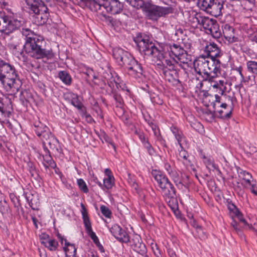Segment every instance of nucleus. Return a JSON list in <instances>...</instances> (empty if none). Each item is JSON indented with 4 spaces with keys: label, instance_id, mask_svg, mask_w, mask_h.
<instances>
[{
    "label": "nucleus",
    "instance_id": "obj_31",
    "mask_svg": "<svg viewBox=\"0 0 257 257\" xmlns=\"http://www.w3.org/2000/svg\"><path fill=\"white\" fill-rule=\"evenodd\" d=\"M128 4L131 5L132 7L136 8L137 9H141L142 10H143V8L144 7L146 2H144L143 0H124Z\"/></svg>",
    "mask_w": 257,
    "mask_h": 257
},
{
    "label": "nucleus",
    "instance_id": "obj_39",
    "mask_svg": "<svg viewBox=\"0 0 257 257\" xmlns=\"http://www.w3.org/2000/svg\"><path fill=\"white\" fill-rule=\"evenodd\" d=\"M214 0H198V4L203 10H207Z\"/></svg>",
    "mask_w": 257,
    "mask_h": 257
},
{
    "label": "nucleus",
    "instance_id": "obj_8",
    "mask_svg": "<svg viewBox=\"0 0 257 257\" xmlns=\"http://www.w3.org/2000/svg\"><path fill=\"white\" fill-rule=\"evenodd\" d=\"M233 213L234 215H231V221L230 222V225L233 231H234L239 236H241L243 234L242 229L253 228L252 226L247 223L242 213L236 208H235Z\"/></svg>",
    "mask_w": 257,
    "mask_h": 257
},
{
    "label": "nucleus",
    "instance_id": "obj_60",
    "mask_svg": "<svg viewBox=\"0 0 257 257\" xmlns=\"http://www.w3.org/2000/svg\"><path fill=\"white\" fill-rule=\"evenodd\" d=\"M235 70L238 72L239 75L240 76V77L241 78V81H244V77L242 73V67L241 66H239V67L236 68Z\"/></svg>",
    "mask_w": 257,
    "mask_h": 257
},
{
    "label": "nucleus",
    "instance_id": "obj_9",
    "mask_svg": "<svg viewBox=\"0 0 257 257\" xmlns=\"http://www.w3.org/2000/svg\"><path fill=\"white\" fill-rule=\"evenodd\" d=\"M98 5L100 8L98 9V11L105 10L108 13L112 15H116L121 13L123 9V5L118 0H100L98 2Z\"/></svg>",
    "mask_w": 257,
    "mask_h": 257
},
{
    "label": "nucleus",
    "instance_id": "obj_54",
    "mask_svg": "<svg viewBox=\"0 0 257 257\" xmlns=\"http://www.w3.org/2000/svg\"><path fill=\"white\" fill-rule=\"evenodd\" d=\"M192 127L198 132L201 131L203 128V125L199 122L194 123Z\"/></svg>",
    "mask_w": 257,
    "mask_h": 257
},
{
    "label": "nucleus",
    "instance_id": "obj_10",
    "mask_svg": "<svg viewBox=\"0 0 257 257\" xmlns=\"http://www.w3.org/2000/svg\"><path fill=\"white\" fill-rule=\"evenodd\" d=\"M207 65L206 57L205 56H200L194 62L195 71L199 75H204L203 80H212L213 76L209 74Z\"/></svg>",
    "mask_w": 257,
    "mask_h": 257
},
{
    "label": "nucleus",
    "instance_id": "obj_32",
    "mask_svg": "<svg viewBox=\"0 0 257 257\" xmlns=\"http://www.w3.org/2000/svg\"><path fill=\"white\" fill-rule=\"evenodd\" d=\"M207 33L211 35L213 38L216 39L219 38L221 35L217 23L215 24L214 26L208 32H207Z\"/></svg>",
    "mask_w": 257,
    "mask_h": 257
},
{
    "label": "nucleus",
    "instance_id": "obj_55",
    "mask_svg": "<svg viewBox=\"0 0 257 257\" xmlns=\"http://www.w3.org/2000/svg\"><path fill=\"white\" fill-rule=\"evenodd\" d=\"M218 83L219 84V89L221 91V94L223 95L224 92L226 90V87L224 85L223 80H219Z\"/></svg>",
    "mask_w": 257,
    "mask_h": 257
},
{
    "label": "nucleus",
    "instance_id": "obj_15",
    "mask_svg": "<svg viewBox=\"0 0 257 257\" xmlns=\"http://www.w3.org/2000/svg\"><path fill=\"white\" fill-rule=\"evenodd\" d=\"M204 51L206 54L205 57L209 58L217 59L222 55L220 49L214 43H210L207 45L205 47Z\"/></svg>",
    "mask_w": 257,
    "mask_h": 257
},
{
    "label": "nucleus",
    "instance_id": "obj_2",
    "mask_svg": "<svg viewBox=\"0 0 257 257\" xmlns=\"http://www.w3.org/2000/svg\"><path fill=\"white\" fill-rule=\"evenodd\" d=\"M0 82L11 94L17 93L22 82L15 67L4 60H0Z\"/></svg>",
    "mask_w": 257,
    "mask_h": 257
},
{
    "label": "nucleus",
    "instance_id": "obj_1",
    "mask_svg": "<svg viewBox=\"0 0 257 257\" xmlns=\"http://www.w3.org/2000/svg\"><path fill=\"white\" fill-rule=\"evenodd\" d=\"M26 24L23 18L9 16L4 12L0 11V33L10 36L20 30L23 36L26 38L24 46L26 53L36 59L48 57L50 52L45 48V42L43 37L27 28Z\"/></svg>",
    "mask_w": 257,
    "mask_h": 257
},
{
    "label": "nucleus",
    "instance_id": "obj_12",
    "mask_svg": "<svg viewBox=\"0 0 257 257\" xmlns=\"http://www.w3.org/2000/svg\"><path fill=\"white\" fill-rule=\"evenodd\" d=\"M207 65L209 74L213 77H217L220 73V62L217 59L206 57Z\"/></svg>",
    "mask_w": 257,
    "mask_h": 257
},
{
    "label": "nucleus",
    "instance_id": "obj_4",
    "mask_svg": "<svg viewBox=\"0 0 257 257\" xmlns=\"http://www.w3.org/2000/svg\"><path fill=\"white\" fill-rule=\"evenodd\" d=\"M158 69L162 71L164 78L173 86H178L181 82L180 75L184 73V70L179 69L178 66L168 59L165 54L163 58L156 61L155 64Z\"/></svg>",
    "mask_w": 257,
    "mask_h": 257
},
{
    "label": "nucleus",
    "instance_id": "obj_21",
    "mask_svg": "<svg viewBox=\"0 0 257 257\" xmlns=\"http://www.w3.org/2000/svg\"><path fill=\"white\" fill-rule=\"evenodd\" d=\"M223 33L225 38L229 42H234V29L228 24H225L223 29Z\"/></svg>",
    "mask_w": 257,
    "mask_h": 257
},
{
    "label": "nucleus",
    "instance_id": "obj_53",
    "mask_svg": "<svg viewBox=\"0 0 257 257\" xmlns=\"http://www.w3.org/2000/svg\"><path fill=\"white\" fill-rule=\"evenodd\" d=\"M188 157V155L187 153L184 150L181 149V151H180L179 153V157L181 159L182 158L185 160H187V158Z\"/></svg>",
    "mask_w": 257,
    "mask_h": 257
},
{
    "label": "nucleus",
    "instance_id": "obj_46",
    "mask_svg": "<svg viewBox=\"0 0 257 257\" xmlns=\"http://www.w3.org/2000/svg\"><path fill=\"white\" fill-rule=\"evenodd\" d=\"M238 173L239 178L242 179L243 180H244L246 178H251V177H252L250 173L242 170H240Z\"/></svg>",
    "mask_w": 257,
    "mask_h": 257
},
{
    "label": "nucleus",
    "instance_id": "obj_5",
    "mask_svg": "<svg viewBox=\"0 0 257 257\" xmlns=\"http://www.w3.org/2000/svg\"><path fill=\"white\" fill-rule=\"evenodd\" d=\"M134 40L141 53L153 57V61L154 64L156 63V61L163 58V56L166 54L156 47L150 38L145 34H137L134 37Z\"/></svg>",
    "mask_w": 257,
    "mask_h": 257
},
{
    "label": "nucleus",
    "instance_id": "obj_47",
    "mask_svg": "<svg viewBox=\"0 0 257 257\" xmlns=\"http://www.w3.org/2000/svg\"><path fill=\"white\" fill-rule=\"evenodd\" d=\"M243 182H242L241 184L243 185L245 188H249L251 185L254 184V181L252 177L251 178H246L244 180H243Z\"/></svg>",
    "mask_w": 257,
    "mask_h": 257
},
{
    "label": "nucleus",
    "instance_id": "obj_22",
    "mask_svg": "<svg viewBox=\"0 0 257 257\" xmlns=\"http://www.w3.org/2000/svg\"><path fill=\"white\" fill-rule=\"evenodd\" d=\"M62 243L63 242V240L65 241V246L64 247V250L66 252L67 256H75L76 252V248L74 244H70L68 242L66 239L61 238Z\"/></svg>",
    "mask_w": 257,
    "mask_h": 257
},
{
    "label": "nucleus",
    "instance_id": "obj_27",
    "mask_svg": "<svg viewBox=\"0 0 257 257\" xmlns=\"http://www.w3.org/2000/svg\"><path fill=\"white\" fill-rule=\"evenodd\" d=\"M114 184V177L106 178L103 179V184L99 182L98 186L103 190L111 189Z\"/></svg>",
    "mask_w": 257,
    "mask_h": 257
},
{
    "label": "nucleus",
    "instance_id": "obj_19",
    "mask_svg": "<svg viewBox=\"0 0 257 257\" xmlns=\"http://www.w3.org/2000/svg\"><path fill=\"white\" fill-rule=\"evenodd\" d=\"M48 138H46L45 140H46L48 144L50 149L55 153H61L62 150L60 146L58 140L52 134Z\"/></svg>",
    "mask_w": 257,
    "mask_h": 257
},
{
    "label": "nucleus",
    "instance_id": "obj_51",
    "mask_svg": "<svg viewBox=\"0 0 257 257\" xmlns=\"http://www.w3.org/2000/svg\"><path fill=\"white\" fill-rule=\"evenodd\" d=\"M216 78V77H213L212 80H204V81H208L210 82L211 85L214 88H219V84L218 83L217 81L215 80Z\"/></svg>",
    "mask_w": 257,
    "mask_h": 257
},
{
    "label": "nucleus",
    "instance_id": "obj_38",
    "mask_svg": "<svg viewBox=\"0 0 257 257\" xmlns=\"http://www.w3.org/2000/svg\"><path fill=\"white\" fill-rule=\"evenodd\" d=\"M99 137L102 143L105 141V142L110 144L114 150L115 149V146L114 143L112 142L111 139L109 137V136H108V135L106 134L104 131L100 132V134Z\"/></svg>",
    "mask_w": 257,
    "mask_h": 257
},
{
    "label": "nucleus",
    "instance_id": "obj_42",
    "mask_svg": "<svg viewBox=\"0 0 257 257\" xmlns=\"http://www.w3.org/2000/svg\"><path fill=\"white\" fill-rule=\"evenodd\" d=\"M143 146L150 155L154 156L155 154V151L149 142H145Z\"/></svg>",
    "mask_w": 257,
    "mask_h": 257
},
{
    "label": "nucleus",
    "instance_id": "obj_57",
    "mask_svg": "<svg viewBox=\"0 0 257 257\" xmlns=\"http://www.w3.org/2000/svg\"><path fill=\"white\" fill-rule=\"evenodd\" d=\"M50 239V238H49V236L46 233H42L40 235V239L41 240V243L43 241H46L49 240Z\"/></svg>",
    "mask_w": 257,
    "mask_h": 257
},
{
    "label": "nucleus",
    "instance_id": "obj_13",
    "mask_svg": "<svg viewBox=\"0 0 257 257\" xmlns=\"http://www.w3.org/2000/svg\"><path fill=\"white\" fill-rule=\"evenodd\" d=\"M167 52H164L166 53L170 56L172 61H173V63L177 62V60L176 58L179 56L180 54H182L184 52V49L180 45L177 44H173V45H170L167 47Z\"/></svg>",
    "mask_w": 257,
    "mask_h": 257
},
{
    "label": "nucleus",
    "instance_id": "obj_43",
    "mask_svg": "<svg viewBox=\"0 0 257 257\" xmlns=\"http://www.w3.org/2000/svg\"><path fill=\"white\" fill-rule=\"evenodd\" d=\"M100 211L102 214L107 218H110L111 216V211L109 210V209L104 206L101 205L100 207Z\"/></svg>",
    "mask_w": 257,
    "mask_h": 257
},
{
    "label": "nucleus",
    "instance_id": "obj_16",
    "mask_svg": "<svg viewBox=\"0 0 257 257\" xmlns=\"http://www.w3.org/2000/svg\"><path fill=\"white\" fill-rule=\"evenodd\" d=\"M151 174L161 189L164 188L167 183L170 181L167 177L160 171L153 170Z\"/></svg>",
    "mask_w": 257,
    "mask_h": 257
},
{
    "label": "nucleus",
    "instance_id": "obj_40",
    "mask_svg": "<svg viewBox=\"0 0 257 257\" xmlns=\"http://www.w3.org/2000/svg\"><path fill=\"white\" fill-rule=\"evenodd\" d=\"M171 131L172 133L175 136L176 139L177 140L178 144L180 145V146H181V142L182 141L183 136L182 132L175 127H172Z\"/></svg>",
    "mask_w": 257,
    "mask_h": 257
},
{
    "label": "nucleus",
    "instance_id": "obj_26",
    "mask_svg": "<svg viewBox=\"0 0 257 257\" xmlns=\"http://www.w3.org/2000/svg\"><path fill=\"white\" fill-rule=\"evenodd\" d=\"M43 159V165L45 168L47 169L49 167L52 168H55L56 167L55 162L53 160L50 154L42 155Z\"/></svg>",
    "mask_w": 257,
    "mask_h": 257
},
{
    "label": "nucleus",
    "instance_id": "obj_58",
    "mask_svg": "<svg viewBox=\"0 0 257 257\" xmlns=\"http://www.w3.org/2000/svg\"><path fill=\"white\" fill-rule=\"evenodd\" d=\"M113 82H114L115 84V85L117 87H118V85L119 83L115 80V79L113 78V77H111L110 78H108L107 83L109 86H111V85H113Z\"/></svg>",
    "mask_w": 257,
    "mask_h": 257
},
{
    "label": "nucleus",
    "instance_id": "obj_41",
    "mask_svg": "<svg viewBox=\"0 0 257 257\" xmlns=\"http://www.w3.org/2000/svg\"><path fill=\"white\" fill-rule=\"evenodd\" d=\"M77 185L80 189L83 192L87 193L88 192V188L85 183V181L82 179H78L77 180Z\"/></svg>",
    "mask_w": 257,
    "mask_h": 257
},
{
    "label": "nucleus",
    "instance_id": "obj_14",
    "mask_svg": "<svg viewBox=\"0 0 257 257\" xmlns=\"http://www.w3.org/2000/svg\"><path fill=\"white\" fill-rule=\"evenodd\" d=\"M131 246L135 251L142 255H145L147 252L146 245L143 243L140 235H135L133 236Z\"/></svg>",
    "mask_w": 257,
    "mask_h": 257
},
{
    "label": "nucleus",
    "instance_id": "obj_48",
    "mask_svg": "<svg viewBox=\"0 0 257 257\" xmlns=\"http://www.w3.org/2000/svg\"><path fill=\"white\" fill-rule=\"evenodd\" d=\"M164 167L165 170L170 175L173 174L174 171L172 166L168 162L165 163Z\"/></svg>",
    "mask_w": 257,
    "mask_h": 257
},
{
    "label": "nucleus",
    "instance_id": "obj_63",
    "mask_svg": "<svg viewBox=\"0 0 257 257\" xmlns=\"http://www.w3.org/2000/svg\"><path fill=\"white\" fill-rule=\"evenodd\" d=\"M139 138L141 142H142L143 145L145 142H149L148 139H146L145 136L143 134H141L139 135Z\"/></svg>",
    "mask_w": 257,
    "mask_h": 257
},
{
    "label": "nucleus",
    "instance_id": "obj_29",
    "mask_svg": "<svg viewBox=\"0 0 257 257\" xmlns=\"http://www.w3.org/2000/svg\"><path fill=\"white\" fill-rule=\"evenodd\" d=\"M81 1L84 2L86 6L88 7L92 11L96 12L98 11V9L100 8L98 2L95 0H81Z\"/></svg>",
    "mask_w": 257,
    "mask_h": 257
},
{
    "label": "nucleus",
    "instance_id": "obj_34",
    "mask_svg": "<svg viewBox=\"0 0 257 257\" xmlns=\"http://www.w3.org/2000/svg\"><path fill=\"white\" fill-rule=\"evenodd\" d=\"M71 104L78 109H81L83 104L79 100L78 96L74 93L71 95Z\"/></svg>",
    "mask_w": 257,
    "mask_h": 257
},
{
    "label": "nucleus",
    "instance_id": "obj_3",
    "mask_svg": "<svg viewBox=\"0 0 257 257\" xmlns=\"http://www.w3.org/2000/svg\"><path fill=\"white\" fill-rule=\"evenodd\" d=\"M112 55L119 65L126 67L130 75L137 77L142 74L143 69L141 64L127 52L120 48H115L112 50Z\"/></svg>",
    "mask_w": 257,
    "mask_h": 257
},
{
    "label": "nucleus",
    "instance_id": "obj_49",
    "mask_svg": "<svg viewBox=\"0 0 257 257\" xmlns=\"http://www.w3.org/2000/svg\"><path fill=\"white\" fill-rule=\"evenodd\" d=\"M0 204H1V206H0V211L2 213H4L7 212L9 208V206L7 203L6 202H4V203H3L1 201Z\"/></svg>",
    "mask_w": 257,
    "mask_h": 257
},
{
    "label": "nucleus",
    "instance_id": "obj_56",
    "mask_svg": "<svg viewBox=\"0 0 257 257\" xmlns=\"http://www.w3.org/2000/svg\"><path fill=\"white\" fill-rule=\"evenodd\" d=\"M247 188L250 190L251 193H252L254 195L257 196V187L255 183L252 184L249 188Z\"/></svg>",
    "mask_w": 257,
    "mask_h": 257
},
{
    "label": "nucleus",
    "instance_id": "obj_20",
    "mask_svg": "<svg viewBox=\"0 0 257 257\" xmlns=\"http://www.w3.org/2000/svg\"><path fill=\"white\" fill-rule=\"evenodd\" d=\"M161 191L164 197H169L172 198L173 196H176V190L170 181L167 183L164 188L161 189Z\"/></svg>",
    "mask_w": 257,
    "mask_h": 257
},
{
    "label": "nucleus",
    "instance_id": "obj_35",
    "mask_svg": "<svg viewBox=\"0 0 257 257\" xmlns=\"http://www.w3.org/2000/svg\"><path fill=\"white\" fill-rule=\"evenodd\" d=\"M203 159V162L206 165V167L208 169H211L210 167H211L212 168L220 173V171L219 170L217 166H216L215 164L213 163V160L212 158L204 156Z\"/></svg>",
    "mask_w": 257,
    "mask_h": 257
},
{
    "label": "nucleus",
    "instance_id": "obj_50",
    "mask_svg": "<svg viewBox=\"0 0 257 257\" xmlns=\"http://www.w3.org/2000/svg\"><path fill=\"white\" fill-rule=\"evenodd\" d=\"M152 248L156 257H162L161 255L160 250L159 249L158 247L156 244H155L154 245H153Z\"/></svg>",
    "mask_w": 257,
    "mask_h": 257
},
{
    "label": "nucleus",
    "instance_id": "obj_25",
    "mask_svg": "<svg viewBox=\"0 0 257 257\" xmlns=\"http://www.w3.org/2000/svg\"><path fill=\"white\" fill-rule=\"evenodd\" d=\"M203 16L199 14L190 15L189 17V22L193 27H198V25L201 26V22Z\"/></svg>",
    "mask_w": 257,
    "mask_h": 257
},
{
    "label": "nucleus",
    "instance_id": "obj_37",
    "mask_svg": "<svg viewBox=\"0 0 257 257\" xmlns=\"http://www.w3.org/2000/svg\"><path fill=\"white\" fill-rule=\"evenodd\" d=\"M232 107H231L230 109L226 112H224V110L222 109L217 110L216 111L218 113V117L223 119H227L230 118L232 114Z\"/></svg>",
    "mask_w": 257,
    "mask_h": 257
},
{
    "label": "nucleus",
    "instance_id": "obj_61",
    "mask_svg": "<svg viewBox=\"0 0 257 257\" xmlns=\"http://www.w3.org/2000/svg\"><path fill=\"white\" fill-rule=\"evenodd\" d=\"M87 233L88 234V235L90 237V238L92 239V240L96 239L97 237L92 230Z\"/></svg>",
    "mask_w": 257,
    "mask_h": 257
},
{
    "label": "nucleus",
    "instance_id": "obj_18",
    "mask_svg": "<svg viewBox=\"0 0 257 257\" xmlns=\"http://www.w3.org/2000/svg\"><path fill=\"white\" fill-rule=\"evenodd\" d=\"M222 8L223 4L222 2L220 0H214L207 11L213 16L217 17L221 15Z\"/></svg>",
    "mask_w": 257,
    "mask_h": 257
},
{
    "label": "nucleus",
    "instance_id": "obj_52",
    "mask_svg": "<svg viewBox=\"0 0 257 257\" xmlns=\"http://www.w3.org/2000/svg\"><path fill=\"white\" fill-rule=\"evenodd\" d=\"M80 206H81V212L82 214V218H85V217H88V214H87V210H86L84 205L82 203H81L80 204Z\"/></svg>",
    "mask_w": 257,
    "mask_h": 257
},
{
    "label": "nucleus",
    "instance_id": "obj_23",
    "mask_svg": "<svg viewBox=\"0 0 257 257\" xmlns=\"http://www.w3.org/2000/svg\"><path fill=\"white\" fill-rule=\"evenodd\" d=\"M216 23L215 20L203 16L201 22V26L208 32Z\"/></svg>",
    "mask_w": 257,
    "mask_h": 257
},
{
    "label": "nucleus",
    "instance_id": "obj_45",
    "mask_svg": "<svg viewBox=\"0 0 257 257\" xmlns=\"http://www.w3.org/2000/svg\"><path fill=\"white\" fill-rule=\"evenodd\" d=\"M113 97L117 102L116 106L121 107L123 104V100L120 95L114 93L113 94Z\"/></svg>",
    "mask_w": 257,
    "mask_h": 257
},
{
    "label": "nucleus",
    "instance_id": "obj_36",
    "mask_svg": "<svg viewBox=\"0 0 257 257\" xmlns=\"http://www.w3.org/2000/svg\"><path fill=\"white\" fill-rule=\"evenodd\" d=\"M246 66L249 72L257 75V62L248 61L246 62Z\"/></svg>",
    "mask_w": 257,
    "mask_h": 257
},
{
    "label": "nucleus",
    "instance_id": "obj_33",
    "mask_svg": "<svg viewBox=\"0 0 257 257\" xmlns=\"http://www.w3.org/2000/svg\"><path fill=\"white\" fill-rule=\"evenodd\" d=\"M165 199L168 206L173 211H175L178 208L177 201L176 196H173V197L172 198L166 197Z\"/></svg>",
    "mask_w": 257,
    "mask_h": 257
},
{
    "label": "nucleus",
    "instance_id": "obj_6",
    "mask_svg": "<svg viewBox=\"0 0 257 257\" xmlns=\"http://www.w3.org/2000/svg\"><path fill=\"white\" fill-rule=\"evenodd\" d=\"M26 5V7L33 13V21L37 25H42L48 21L49 14L48 8L41 0H21Z\"/></svg>",
    "mask_w": 257,
    "mask_h": 257
},
{
    "label": "nucleus",
    "instance_id": "obj_11",
    "mask_svg": "<svg viewBox=\"0 0 257 257\" xmlns=\"http://www.w3.org/2000/svg\"><path fill=\"white\" fill-rule=\"evenodd\" d=\"M110 231L114 237L120 242L127 243L130 241V237L127 233L116 224L111 226Z\"/></svg>",
    "mask_w": 257,
    "mask_h": 257
},
{
    "label": "nucleus",
    "instance_id": "obj_30",
    "mask_svg": "<svg viewBox=\"0 0 257 257\" xmlns=\"http://www.w3.org/2000/svg\"><path fill=\"white\" fill-rule=\"evenodd\" d=\"M42 244H43L46 247L50 250H55L58 246V242L55 239H50L46 241H43Z\"/></svg>",
    "mask_w": 257,
    "mask_h": 257
},
{
    "label": "nucleus",
    "instance_id": "obj_59",
    "mask_svg": "<svg viewBox=\"0 0 257 257\" xmlns=\"http://www.w3.org/2000/svg\"><path fill=\"white\" fill-rule=\"evenodd\" d=\"M174 182L176 184V185L179 189H183L184 188H185V186L180 181H178V180H174Z\"/></svg>",
    "mask_w": 257,
    "mask_h": 257
},
{
    "label": "nucleus",
    "instance_id": "obj_62",
    "mask_svg": "<svg viewBox=\"0 0 257 257\" xmlns=\"http://www.w3.org/2000/svg\"><path fill=\"white\" fill-rule=\"evenodd\" d=\"M43 142L44 150L45 152V154H50V151L46 147V144L47 143L46 140H42Z\"/></svg>",
    "mask_w": 257,
    "mask_h": 257
},
{
    "label": "nucleus",
    "instance_id": "obj_28",
    "mask_svg": "<svg viewBox=\"0 0 257 257\" xmlns=\"http://www.w3.org/2000/svg\"><path fill=\"white\" fill-rule=\"evenodd\" d=\"M58 77L66 85H70L72 82V78L66 71H60L58 73Z\"/></svg>",
    "mask_w": 257,
    "mask_h": 257
},
{
    "label": "nucleus",
    "instance_id": "obj_17",
    "mask_svg": "<svg viewBox=\"0 0 257 257\" xmlns=\"http://www.w3.org/2000/svg\"><path fill=\"white\" fill-rule=\"evenodd\" d=\"M35 127L36 134L41 140L44 141L52 134L49 128L41 123H39L38 125L35 124Z\"/></svg>",
    "mask_w": 257,
    "mask_h": 257
},
{
    "label": "nucleus",
    "instance_id": "obj_7",
    "mask_svg": "<svg viewBox=\"0 0 257 257\" xmlns=\"http://www.w3.org/2000/svg\"><path fill=\"white\" fill-rule=\"evenodd\" d=\"M143 12L146 18L152 21H157L158 19L172 13L170 7H163L155 5L151 1H146Z\"/></svg>",
    "mask_w": 257,
    "mask_h": 257
},
{
    "label": "nucleus",
    "instance_id": "obj_44",
    "mask_svg": "<svg viewBox=\"0 0 257 257\" xmlns=\"http://www.w3.org/2000/svg\"><path fill=\"white\" fill-rule=\"evenodd\" d=\"M84 224L85 227L86 232H89L92 230L91 224L89 219V217L83 218Z\"/></svg>",
    "mask_w": 257,
    "mask_h": 257
},
{
    "label": "nucleus",
    "instance_id": "obj_24",
    "mask_svg": "<svg viewBox=\"0 0 257 257\" xmlns=\"http://www.w3.org/2000/svg\"><path fill=\"white\" fill-rule=\"evenodd\" d=\"M177 62H175V64H176L178 67H181V64H179L178 63L180 62V63L183 64H189L191 61V56L190 55H188L186 51L185 50L184 52L182 53V54H180L178 57L176 58Z\"/></svg>",
    "mask_w": 257,
    "mask_h": 257
},
{
    "label": "nucleus",
    "instance_id": "obj_64",
    "mask_svg": "<svg viewBox=\"0 0 257 257\" xmlns=\"http://www.w3.org/2000/svg\"><path fill=\"white\" fill-rule=\"evenodd\" d=\"M105 174L107 175V178L109 177H113V176L111 174V172L109 169H105Z\"/></svg>",
    "mask_w": 257,
    "mask_h": 257
}]
</instances>
